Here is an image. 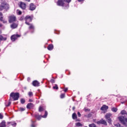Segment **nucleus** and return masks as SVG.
<instances>
[{"label":"nucleus","mask_w":127,"mask_h":127,"mask_svg":"<svg viewBox=\"0 0 127 127\" xmlns=\"http://www.w3.org/2000/svg\"><path fill=\"white\" fill-rule=\"evenodd\" d=\"M121 115H125L118 117L119 120L121 122L122 125L126 127H127V118H126V117H127V113L122 112Z\"/></svg>","instance_id":"f257e3e1"},{"label":"nucleus","mask_w":127,"mask_h":127,"mask_svg":"<svg viewBox=\"0 0 127 127\" xmlns=\"http://www.w3.org/2000/svg\"><path fill=\"white\" fill-rule=\"evenodd\" d=\"M13 99V101H17L19 99V93L11 92L10 94V100Z\"/></svg>","instance_id":"f03ea898"},{"label":"nucleus","mask_w":127,"mask_h":127,"mask_svg":"<svg viewBox=\"0 0 127 127\" xmlns=\"http://www.w3.org/2000/svg\"><path fill=\"white\" fill-rule=\"evenodd\" d=\"M31 115H32V116L35 117L37 119V120L40 121L41 119L42 118L45 119L47 118V117L48 116V112H45L44 115H43V116L39 115L37 114L33 115V113H31Z\"/></svg>","instance_id":"7ed1b4c3"},{"label":"nucleus","mask_w":127,"mask_h":127,"mask_svg":"<svg viewBox=\"0 0 127 127\" xmlns=\"http://www.w3.org/2000/svg\"><path fill=\"white\" fill-rule=\"evenodd\" d=\"M3 9L6 11L9 9V5L7 3H2L0 4V11H2Z\"/></svg>","instance_id":"20e7f679"},{"label":"nucleus","mask_w":127,"mask_h":127,"mask_svg":"<svg viewBox=\"0 0 127 127\" xmlns=\"http://www.w3.org/2000/svg\"><path fill=\"white\" fill-rule=\"evenodd\" d=\"M15 21H16V16L14 15H12L8 17L9 23H13V22H15Z\"/></svg>","instance_id":"39448f33"},{"label":"nucleus","mask_w":127,"mask_h":127,"mask_svg":"<svg viewBox=\"0 0 127 127\" xmlns=\"http://www.w3.org/2000/svg\"><path fill=\"white\" fill-rule=\"evenodd\" d=\"M25 23L27 25H29V22H31L32 21V19L31 18V16H26L25 17Z\"/></svg>","instance_id":"423d86ee"},{"label":"nucleus","mask_w":127,"mask_h":127,"mask_svg":"<svg viewBox=\"0 0 127 127\" xmlns=\"http://www.w3.org/2000/svg\"><path fill=\"white\" fill-rule=\"evenodd\" d=\"M112 116V115L111 113H108L105 115V119H106L108 120V123L109 124L112 123V120L111 118V117Z\"/></svg>","instance_id":"0eeeda50"},{"label":"nucleus","mask_w":127,"mask_h":127,"mask_svg":"<svg viewBox=\"0 0 127 127\" xmlns=\"http://www.w3.org/2000/svg\"><path fill=\"white\" fill-rule=\"evenodd\" d=\"M97 124L99 125H103L104 126H107V122L106 121V120H103V119L100 120L99 121H97Z\"/></svg>","instance_id":"6e6552de"},{"label":"nucleus","mask_w":127,"mask_h":127,"mask_svg":"<svg viewBox=\"0 0 127 127\" xmlns=\"http://www.w3.org/2000/svg\"><path fill=\"white\" fill-rule=\"evenodd\" d=\"M21 35L19 34H16V35H13L11 36V40L12 41H14L15 40H16L18 38H19Z\"/></svg>","instance_id":"1a4fd4ad"},{"label":"nucleus","mask_w":127,"mask_h":127,"mask_svg":"<svg viewBox=\"0 0 127 127\" xmlns=\"http://www.w3.org/2000/svg\"><path fill=\"white\" fill-rule=\"evenodd\" d=\"M19 6L22 9H25L26 8V4L23 2H20Z\"/></svg>","instance_id":"9d476101"},{"label":"nucleus","mask_w":127,"mask_h":127,"mask_svg":"<svg viewBox=\"0 0 127 127\" xmlns=\"http://www.w3.org/2000/svg\"><path fill=\"white\" fill-rule=\"evenodd\" d=\"M57 3L60 6H65V3L63 0H58Z\"/></svg>","instance_id":"9b49d317"},{"label":"nucleus","mask_w":127,"mask_h":127,"mask_svg":"<svg viewBox=\"0 0 127 127\" xmlns=\"http://www.w3.org/2000/svg\"><path fill=\"white\" fill-rule=\"evenodd\" d=\"M36 8V6L33 3H31L29 5L30 10H34Z\"/></svg>","instance_id":"f8f14e48"},{"label":"nucleus","mask_w":127,"mask_h":127,"mask_svg":"<svg viewBox=\"0 0 127 127\" xmlns=\"http://www.w3.org/2000/svg\"><path fill=\"white\" fill-rule=\"evenodd\" d=\"M7 127H9L10 126H13V127H15L16 126V123H15V122H7Z\"/></svg>","instance_id":"ddd939ff"},{"label":"nucleus","mask_w":127,"mask_h":127,"mask_svg":"<svg viewBox=\"0 0 127 127\" xmlns=\"http://www.w3.org/2000/svg\"><path fill=\"white\" fill-rule=\"evenodd\" d=\"M18 26V24L16 23H13L12 24L10 25V27L12 29H14L16 28Z\"/></svg>","instance_id":"4468645a"},{"label":"nucleus","mask_w":127,"mask_h":127,"mask_svg":"<svg viewBox=\"0 0 127 127\" xmlns=\"http://www.w3.org/2000/svg\"><path fill=\"white\" fill-rule=\"evenodd\" d=\"M109 109V106L106 105H103L102 107L101 108V111H107Z\"/></svg>","instance_id":"2eb2a0df"},{"label":"nucleus","mask_w":127,"mask_h":127,"mask_svg":"<svg viewBox=\"0 0 127 127\" xmlns=\"http://www.w3.org/2000/svg\"><path fill=\"white\" fill-rule=\"evenodd\" d=\"M32 85L34 87H38V86H39V83L37 80H35V81H33Z\"/></svg>","instance_id":"dca6fc26"},{"label":"nucleus","mask_w":127,"mask_h":127,"mask_svg":"<svg viewBox=\"0 0 127 127\" xmlns=\"http://www.w3.org/2000/svg\"><path fill=\"white\" fill-rule=\"evenodd\" d=\"M34 107V104L32 103H28L27 105L26 108L27 109H31L32 108H33Z\"/></svg>","instance_id":"f3484780"},{"label":"nucleus","mask_w":127,"mask_h":127,"mask_svg":"<svg viewBox=\"0 0 127 127\" xmlns=\"http://www.w3.org/2000/svg\"><path fill=\"white\" fill-rule=\"evenodd\" d=\"M5 121H2L1 123H0V127H5Z\"/></svg>","instance_id":"a211bd4d"},{"label":"nucleus","mask_w":127,"mask_h":127,"mask_svg":"<svg viewBox=\"0 0 127 127\" xmlns=\"http://www.w3.org/2000/svg\"><path fill=\"white\" fill-rule=\"evenodd\" d=\"M0 21H1L3 23H7V21H6V20H3V17H2V16H1L0 17Z\"/></svg>","instance_id":"6ab92c4d"},{"label":"nucleus","mask_w":127,"mask_h":127,"mask_svg":"<svg viewBox=\"0 0 127 127\" xmlns=\"http://www.w3.org/2000/svg\"><path fill=\"white\" fill-rule=\"evenodd\" d=\"M72 119L73 120H76L77 119V115L75 113L72 114Z\"/></svg>","instance_id":"aec40b11"},{"label":"nucleus","mask_w":127,"mask_h":127,"mask_svg":"<svg viewBox=\"0 0 127 127\" xmlns=\"http://www.w3.org/2000/svg\"><path fill=\"white\" fill-rule=\"evenodd\" d=\"M48 50H52L53 49V45H49L48 47Z\"/></svg>","instance_id":"412c9836"},{"label":"nucleus","mask_w":127,"mask_h":127,"mask_svg":"<svg viewBox=\"0 0 127 127\" xmlns=\"http://www.w3.org/2000/svg\"><path fill=\"white\" fill-rule=\"evenodd\" d=\"M29 29H34V26L32 24H30L29 23Z\"/></svg>","instance_id":"4be33fe9"},{"label":"nucleus","mask_w":127,"mask_h":127,"mask_svg":"<svg viewBox=\"0 0 127 127\" xmlns=\"http://www.w3.org/2000/svg\"><path fill=\"white\" fill-rule=\"evenodd\" d=\"M1 40H6V38H3V36L2 35H0V41H1Z\"/></svg>","instance_id":"5701e85b"},{"label":"nucleus","mask_w":127,"mask_h":127,"mask_svg":"<svg viewBox=\"0 0 127 127\" xmlns=\"http://www.w3.org/2000/svg\"><path fill=\"white\" fill-rule=\"evenodd\" d=\"M111 111L112 112H118V108L116 107H113L112 108Z\"/></svg>","instance_id":"b1692460"},{"label":"nucleus","mask_w":127,"mask_h":127,"mask_svg":"<svg viewBox=\"0 0 127 127\" xmlns=\"http://www.w3.org/2000/svg\"><path fill=\"white\" fill-rule=\"evenodd\" d=\"M75 125L77 127H82V124H81L79 122H78V123H76Z\"/></svg>","instance_id":"393cba45"},{"label":"nucleus","mask_w":127,"mask_h":127,"mask_svg":"<svg viewBox=\"0 0 127 127\" xmlns=\"http://www.w3.org/2000/svg\"><path fill=\"white\" fill-rule=\"evenodd\" d=\"M88 126L89 127H97L95 124H89Z\"/></svg>","instance_id":"a878e982"},{"label":"nucleus","mask_w":127,"mask_h":127,"mask_svg":"<svg viewBox=\"0 0 127 127\" xmlns=\"http://www.w3.org/2000/svg\"><path fill=\"white\" fill-rule=\"evenodd\" d=\"M20 102H21V104H24V103H25V100L24 99H21L20 100Z\"/></svg>","instance_id":"bb28decb"},{"label":"nucleus","mask_w":127,"mask_h":127,"mask_svg":"<svg viewBox=\"0 0 127 127\" xmlns=\"http://www.w3.org/2000/svg\"><path fill=\"white\" fill-rule=\"evenodd\" d=\"M43 111H44V110L43 109V108L42 107H40L39 108V112H43Z\"/></svg>","instance_id":"cd10ccee"},{"label":"nucleus","mask_w":127,"mask_h":127,"mask_svg":"<svg viewBox=\"0 0 127 127\" xmlns=\"http://www.w3.org/2000/svg\"><path fill=\"white\" fill-rule=\"evenodd\" d=\"M53 89H55L56 90H58L59 88H58V86L57 85V84H55V86H53Z\"/></svg>","instance_id":"c85d7f7f"},{"label":"nucleus","mask_w":127,"mask_h":127,"mask_svg":"<svg viewBox=\"0 0 127 127\" xmlns=\"http://www.w3.org/2000/svg\"><path fill=\"white\" fill-rule=\"evenodd\" d=\"M84 111L85 112H90V109L88 108H85L84 109Z\"/></svg>","instance_id":"c756f323"},{"label":"nucleus","mask_w":127,"mask_h":127,"mask_svg":"<svg viewBox=\"0 0 127 127\" xmlns=\"http://www.w3.org/2000/svg\"><path fill=\"white\" fill-rule=\"evenodd\" d=\"M28 95L29 97H32L33 96V93L31 92H29Z\"/></svg>","instance_id":"7c9ffc66"},{"label":"nucleus","mask_w":127,"mask_h":127,"mask_svg":"<svg viewBox=\"0 0 127 127\" xmlns=\"http://www.w3.org/2000/svg\"><path fill=\"white\" fill-rule=\"evenodd\" d=\"M71 0H64V1H65V2H67V3H69L71 2Z\"/></svg>","instance_id":"2f4dec72"},{"label":"nucleus","mask_w":127,"mask_h":127,"mask_svg":"<svg viewBox=\"0 0 127 127\" xmlns=\"http://www.w3.org/2000/svg\"><path fill=\"white\" fill-rule=\"evenodd\" d=\"M64 97H65V94H62L61 95V99H63V98H64Z\"/></svg>","instance_id":"473e14b6"},{"label":"nucleus","mask_w":127,"mask_h":127,"mask_svg":"<svg viewBox=\"0 0 127 127\" xmlns=\"http://www.w3.org/2000/svg\"><path fill=\"white\" fill-rule=\"evenodd\" d=\"M20 111H21V112H23L25 111V108H20Z\"/></svg>","instance_id":"72a5a7b5"},{"label":"nucleus","mask_w":127,"mask_h":127,"mask_svg":"<svg viewBox=\"0 0 127 127\" xmlns=\"http://www.w3.org/2000/svg\"><path fill=\"white\" fill-rule=\"evenodd\" d=\"M91 117H92V114H89L87 116H86V117L88 118H90Z\"/></svg>","instance_id":"f704fd0d"},{"label":"nucleus","mask_w":127,"mask_h":127,"mask_svg":"<svg viewBox=\"0 0 127 127\" xmlns=\"http://www.w3.org/2000/svg\"><path fill=\"white\" fill-rule=\"evenodd\" d=\"M32 124L31 125V127H35V125H34V122L32 121Z\"/></svg>","instance_id":"c9c22d12"},{"label":"nucleus","mask_w":127,"mask_h":127,"mask_svg":"<svg viewBox=\"0 0 127 127\" xmlns=\"http://www.w3.org/2000/svg\"><path fill=\"white\" fill-rule=\"evenodd\" d=\"M3 119V116L2 115L1 113H0V119Z\"/></svg>","instance_id":"e433bc0d"},{"label":"nucleus","mask_w":127,"mask_h":127,"mask_svg":"<svg viewBox=\"0 0 127 127\" xmlns=\"http://www.w3.org/2000/svg\"><path fill=\"white\" fill-rule=\"evenodd\" d=\"M115 126L116 127H121V125L120 124H116V125H115Z\"/></svg>","instance_id":"4c0bfd02"},{"label":"nucleus","mask_w":127,"mask_h":127,"mask_svg":"<svg viewBox=\"0 0 127 127\" xmlns=\"http://www.w3.org/2000/svg\"><path fill=\"white\" fill-rule=\"evenodd\" d=\"M22 12H21V11H19L18 12V14L19 15H21V14H22Z\"/></svg>","instance_id":"58836bf2"},{"label":"nucleus","mask_w":127,"mask_h":127,"mask_svg":"<svg viewBox=\"0 0 127 127\" xmlns=\"http://www.w3.org/2000/svg\"><path fill=\"white\" fill-rule=\"evenodd\" d=\"M77 115H78V117H81V114L79 113V112H78V113H77Z\"/></svg>","instance_id":"ea45409f"},{"label":"nucleus","mask_w":127,"mask_h":127,"mask_svg":"<svg viewBox=\"0 0 127 127\" xmlns=\"http://www.w3.org/2000/svg\"><path fill=\"white\" fill-rule=\"evenodd\" d=\"M10 104H11V102H9L7 105V107H9V106H10Z\"/></svg>","instance_id":"a19ab883"},{"label":"nucleus","mask_w":127,"mask_h":127,"mask_svg":"<svg viewBox=\"0 0 127 127\" xmlns=\"http://www.w3.org/2000/svg\"><path fill=\"white\" fill-rule=\"evenodd\" d=\"M68 91V88H66L64 90V92H67Z\"/></svg>","instance_id":"79ce46f5"},{"label":"nucleus","mask_w":127,"mask_h":127,"mask_svg":"<svg viewBox=\"0 0 127 127\" xmlns=\"http://www.w3.org/2000/svg\"><path fill=\"white\" fill-rule=\"evenodd\" d=\"M79 2H81V1H84L85 0H77Z\"/></svg>","instance_id":"37998d69"},{"label":"nucleus","mask_w":127,"mask_h":127,"mask_svg":"<svg viewBox=\"0 0 127 127\" xmlns=\"http://www.w3.org/2000/svg\"><path fill=\"white\" fill-rule=\"evenodd\" d=\"M20 20H23V17H21L20 18Z\"/></svg>","instance_id":"c03bdc74"},{"label":"nucleus","mask_w":127,"mask_h":127,"mask_svg":"<svg viewBox=\"0 0 127 127\" xmlns=\"http://www.w3.org/2000/svg\"><path fill=\"white\" fill-rule=\"evenodd\" d=\"M2 13H1V12H0V16H2Z\"/></svg>","instance_id":"a18cd8bd"},{"label":"nucleus","mask_w":127,"mask_h":127,"mask_svg":"<svg viewBox=\"0 0 127 127\" xmlns=\"http://www.w3.org/2000/svg\"><path fill=\"white\" fill-rule=\"evenodd\" d=\"M75 107L74 106L73 107H72V111H75Z\"/></svg>","instance_id":"49530a36"},{"label":"nucleus","mask_w":127,"mask_h":127,"mask_svg":"<svg viewBox=\"0 0 127 127\" xmlns=\"http://www.w3.org/2000/svg\"><path fill=\"white\" fill-rule=\"evenodd\" d=\"M51 81L52 82V83H55V81L54 79H52Z\"/></svg>","instance_id":"de8ad7c7"},{"label":"nucleus","mask_w":127,"mask_h":127,"mask_svg":"<svg viewBox=\"0 0 127 127\" xmlns=\"http://www.w3.org/2000/svg\"><path fill=\"white\" fill-rule=\"evenodd\" d=\"M0 27H2V24L0 23Z\"/></svg>","instance_id":"09e8293b"},{"label":"nucleus","mask_w":127,"mask_h":127,"mask_svg":"<svg viewBox=\"0 0 127 127\" xmlns=\"http://www.w3.org/2000/svg\"><path fill=\"white\" fill-rule=\"evenodd\" d=\"M29 102H33L32 99H29Z\"/></svg>","instance_id":"8fccbe9b"},{"label":"nucleus","mask_w":127,"mask_h":127,"mask_svg":"<svg viewBox=\"0 0 127 127\" xmlns=\"http://www.w3.org/2000/svg\"><path fill=\"white\" fill-rule=\"evenodd\" d=\"M66 7H69V3H68L66 6Z\"/></svg>","instance_id":"3c124183"},{"label":"nucleus","mask_w":127,"mask_h":127,"mask_svg":"<svg viewBox=\"0 0 127 127\" xmlns=\"http://www.w3.org/2000/svg\"><path fill=\"white\" fill-rule=\"evenodd\" d=\"M76 122H80V120L77 119V120H76Z\"/></svg>","instance_id":"603ef678"},{"label":"nucleus","mask_w":127,"mask_h":127,"mask_svg":"<svg viewBox=\"0 0 127 127\" xmlns=\"http://www.w3.org/2000/svg\"><path fill=\"white\" fill-rule=\"evenodd\" d=\"M25 0L26 1H30V0Z\"/></svg>","instance_id":"864d4df0"},{"label":"nucleus","mask_w":127,"mask_h":127,"mask_svg":"<svg viewBox=\"0 0 127 127\" xmlns=\"http://www.w3.org/2000/svg\"><path fill=\"white\" fill-rule=\"evenodd\" d=\"M1 33H2L1 30H0V34H1Z\"/></svg>","instance_id":"5fc2aeb1"},{"label":"nucleus","mask_w":127,"mask_h":127,"mask_svg":"<svg viewBox=\"0 0 127 127\" xmlns=\"http://www.w3.org/2000/svg\"><path fill=\"white\" fill-rule=\"evenodd\" d=\"M122 104H125V102H122Z\"/></svg>","instance_id":"6e6d98bb"},{"label":"nucleus","mask_w":127,"mask_h":127,"mask_svg":"<svg viewBox=\"0 0 127 127\" xmlns=\"http://www.w3.org/2000/svg\"><path fill=\"white\" fill-rule=\"evenodd\" d=\"M122 112H125V111H124V110H123Z\"/></svg>","instance_id":"4d7b16f0"},{"label":"nucleus","mask_w":127,"mask_h":127,"mask_svg":"<svg viewBox=\"0 0 127 127\" xmlns=\"http://www.w3.org/2000/svg\"><path fill=\"white\" fill-rule=\"evenodd\" d=\"M87 127V126H85V127Z\"/></svg>","instance_id":"13d9d810"}]
</instances>
